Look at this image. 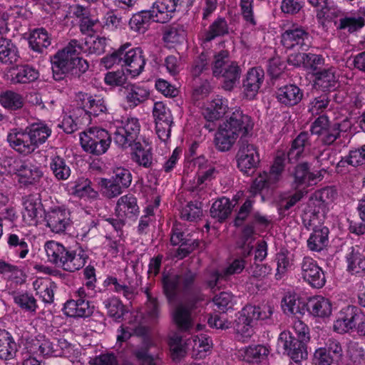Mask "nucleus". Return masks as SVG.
<instances>
[{
    "label": "nucleus",
    "mask_w": 365,
    "mask_h": 365,
    "mask_svg": "<svg viewBox=\"0 0 365 365\" xmlns=\"http://www.w3.org/2000/svg\"><path fill=\"white\" fill-rule=\"evenodd\" d=\"M309 145V133L302 132L292 141L291 148L287 154L284 151L278 150L270 168L269 180L274 182H277L284 171L287 158L291 163L297 161L304 157L305 149Z\"/></svg>",
    "instance_id": "1"
},
{
    "label": "nucleus",
    "mask_w": 365,
    "mask_h": 365,
    "mask_svg": "<svg viewBox=\"0 0 365 365\" xmlns=\"http://www.w3.org/2000/svg\"><path fill=\"white\" fill-rule=\"evenodd\" d=\"M162 282L165 294L173 301L178 293L189 295L196 291L197 273L187 269L179 274H164Z\"/></svg>",
    "instance_id": "2"
},
{
    "label": "nucleus",
    "mask_w": 365,
    "mask_h": 365,
    "mask_svg": "<svg viewBox=\"0 0 365 365\" xmlns=\"http://www.w3.org/2000/svg\"><path fill=\"white\" fill-rule=\"evenodd\" d=\"M213 76L224 78V88L231 90L239 81L242 70L238 63L231 61L227 51H220L214 56L212 66Z\"/></svg>",
    "instance_id": "3"
},
{
    "label": "nucleus",
    "mask_w": 365,
    "mask_h": 365,
    "mask_svg": "<svg viewBox=\"0 0 365 365\" xmlns=\"http://www.w3.org/2000/svg\"><path fill=\"white\" fill-rule=\"evenodd\" d=\"M82 54V48L79 41L71 40L68 43L59 50L51 58V68L53 77L56 80L63 78V76L70 73L75 64L74 59Z\"/></svg>",
    "instance_id": "4"
},
{
    "label": "nucleus",
    "mask_w": 365,
    "mask_h": 365,
    "mask_svg": "<svg viewBox=\"0 0 365 365\" xmlns=\"http://www.w3.org/2000/svg\"><path fill=\"white\" fill-rule=\"evenodd\" d=\"M140 131V124L137 118H123L117 121L113 133V141L118 147L127 148L136 143Z\"/></svg>",
    "instance_id": "5"
},
{
    "label": "nucleus",
    "mask_w": 365,
    "mask_h": 365,
    "mask_svg": "<svg viewBox=\"0 0 365 365\" xmlns=\"http://www.w3.org/2000/svg\"><path fill=\"white\" fill-rule=\"evenodd\" d=\"M80 140L86 152L99 155L105 153L110 147L111 137L106 130L96 127L81 134Z\"/></svg>",
    "instance_id": "6"
},
{
    "label": "nucleus",
    "mask_w": 365,
    "mask_h": 365,
    "mask_svg": "<svg viewBox=\"0 0 365 365\" xmlns=\"http://www.w3.org/2000/svg\"><path fill=\"white\" fill-rule=\"evenodd\" d=\"M310 35L307 30L297 24L284 26L281 34V43L287 50L307 51L310 44Z\"/></svg>",
    "instance_id": "7"
},
{
    "label": "nucleus",
    "mask_w": 365,
    "mask_h": 365,
    "mask_svg": "<svg viewBox=\"0 0 365 365\" xmlns=\"http://www.w3.org/2000/svg\"><path fill=\"white\" fill-rule=\"evenodd\" d=\"M88 259L87 252L81 248L71 250L66 247L59 252L56 258L54 265L63 270L73 272L81 269Z\"/></svg>",
    "instance_id": "8"
},
{
    "label": "nucleus",
    "mask_w": 365,
    "mask_h": 365,
    "mask_svg": "<svg viewBox=\"0 0 365 365\" xmlns=\"http://www.w3.org/2000/svg\"><path fill=\"white\" fill-rule=\"evenodd\" d=\"M120 54L122 58V66L127 68V71L133 76H139L143 71L145 59L143 50L139 48L131 47L130 43L120 46Z\"/></svg>",
    "instance_id": "9"
},
{
    "label": "nucleus",
    "mask_w": 365,
    "mask_h": 365,
    "mask_svg": "<svg viewBox=\"0 0 365 365\" xmlns=\"http://www.w3.org/2000/svg\"><path fill=\"white\" fill-rule=\"evenodd\" d=\"M8 165L9 172L16 175L19 182L24 185L35 184L43 175L39 168L19 159L9 160Z\"/></svg>",
    "instance_id": "10"
},
{
    "label": "nucleus",
    "mask_w": 365,
    "mask_h": 365,
    "mask_svg": "<svg viewBox=\"0 0 365 365\" xmlns=\"http://www.w3.org/2000/svg\"><path fill=\"white\" fill-rule=\"evenodd\" d=\"M237 168L245 174L257 168L260 162L257 147L247 141H241L236 155Z\"/></svg>",
    "instance_id": "11"
},
{
    "label": "nucleus",
    "mask_w": 365,
    "mask_h": 365,
    "mask_svg": "<svg viewBox=\"0 0 365 365\" xmlns=\"http://www.w3.org/2000/svg\"><path fill=\"white\" fill-rule=\"evenodd\" d=\"M45 220L51 232L63 233L71 225V212L65 205H55L46 212Z\"/></svg>",
    "instance_id": "12"
},
{
    "label": "nucleus",
    "mask_w": 365,
    "mask_h": 365,
    "mask_svg": "<svg viewBox=\"0 0 365 365\" xmlns=\"http://www.w3.org/2000/svg\"><path fill=\"white\" fill-rule=\"evenodd\" d=\"M361 309L353 305L342 308L337 314L333 324V330L338 334L349 333L354 331Z\"/></svg>",
    "instance_id": "13"
},
{
    "label": "nucleus",
    "mask_w": 365,
    "mask_h": 365,
    "mask_svg": "<svg viewBox=\"0 0 365 365\" xmlns=\"http://www.w3.org/2000/svg\"><path fill=\"white\" fill-rule=\"evenodd\" d=\"M301 276L314 288L322 287L326 282L325 276L317 262L309 257H304L300 264Z\"/></svg>",
    "instance_id": "14"
},
{
    "label": "nucleus",
    "mask_w": 365,
    "mask_h": 365,
    "mask_svg": "<svg viewBox=\"0 0 365 365\" xmlns=\"http://www.w3.org/2000/svg\"><path fill=\"white\" fill-rule=\"evenodd\" d=\"M7 141L11 148L24 155L36 150L26 128L11 129L7 134Z\"/></svg>",
    "instance_id": "15"
},
{
    "label": "nucleus",
    "mask_w": 365,
    "mask_h": 365,
    "mask_svg": "<svg viewBox=\"0 0 365 365\" xmlns=\"http://www.w3.org/2000/svg\"><path fill=\"white\" fill-rule=\"evenodd\" d=\"M291 175L293 178L292 186L294 189L306 188L316 184L317 180L322 178L320 172L315 173L310 171L309 165L307 163L297 165Z\"/></svg>",
    "instance_id": "16"
},
{
    "label": "nucleus",
    "mask_w": 365,
    "mask_h": 365,
    "mask_svg": "<svg viewBox=\"0 0 365 365\" xmlns=\"http://www.w3.org/2000/svg\"><path fill=\"white\" fill-rule=\"evenodd\" d=\"M222 124L235 132L238 136L248 134L252 130L254 125L251 117L243 113L240 109H236L232 112L230 117Z\"/></svg>",
    "instance_id": "17"
},
{
    "label": "nucleus",
    "mask_w": 365,
    "mask_h": 365,
    "mask_svg": "<svg viewBox=\"0 0 365 365\" xmlns=\"http://www.w3.org/2000/svg\"><path fill=\"white\" fill-rule=\"evenodd\" d=\"M77 101L79 102L78 109H83L89 115L98 116L107 111V106L103 98L98 96H91L86 93L80 92L77 95Z\"/></svg>",
    "instance_id": "18"
},
{
    "label": "nucleus",
    "mask_w": 365,
    "mask_h": 365,
    "mask_svg": "<svg viewBox=\"0 0 365 365\" xmlns=\"http://www.w3.org/2000/svg\"><path fill=\"white\" fill-rule=\"evenodd\" d=\"M264 77V70L260 67L252 68L248 71L242 85L243 93L247 98L251 100L256 96L263 83Z\"/></svg>",
    "instance_id": "19"
},
{
    "label": "nucleus",
    "mask_w": 365,
    "mask_h": 365,
    "mask_svg": "<svg viewBox=\"0 0 365 365\" xmlns=\"http://www.w3.org/2000/svg\"><path fill=\"white\" fill-rule=\"evenodd\" d=\"M181 0H156L151 8L155 22L165 24L168 22L175 12Z\"/></svg>",
    "instance_id": "20"
},
{
    "label": "nucleus",
    "mask_w": 365,
    "mask_h": 365,
    "mask_svg": "<svg viewBox=\"0 0 365 365\" xmlns=\"http://www.w3.org/2000/svg\"><path fill=\"white\" fill-rule=\"evenodd\" d=\"M10 81L12 84H29L36 81L39 73L34 66L29 64H19L10 71Z\"/></svg>",
    "instance_id": "21"
},
{
    "label": "nucleus",
    "mask_w": 365,
    "mask_h": 365,
    "mask_svg": "<svg viewBox=\"0 0 365 365\" xmlns=\"http://www.w3.org/2000/svg\"><path fill=\"white\" fill-rule=\"evenodd\" d=\"M234 33L232 23L228 18L217 16L209 26L205 33L204 41L210 42L218 37H223Z\"/></svg>",
    "instance_id": "22"
},
{
    "label": "nucleus",
    "mask_w": 365,
    "mask_h": 365,
    "mask_svg": "<svg viewBox=\"0 0 365 365\" xmlns=\"http://www.w3.org/2000/svg\"><path fill=\"white\" fill-rule=\"evenodd\" d=\"M115 211L118 217L135 219L140 212L137 198L132 194L121 196L117 201Z\"/></svg>",
    "instance_id": "23"
},
{
    "label": "nucleus",
    "mask_w": 365,
    "mask_h": 365,
    "mask_svg": "<svg viewBox=\"0 0 365 365\" xmlns=\"http://www.w3.org/2000/svg\"><path fill=\"white\" fill-rule=\"evenodd\" d=\"M28 237L21 232H11L7 235L9 250L20 259H24L29 252Z\"/></svg>",
    "instance_id": "24"
},
{
    "label": "nucleus",
    "mask_w": 365,
    "mask_h": 365,
    "mask_svg": "<svg viewBox=\"0 0 365 365\" xmlns=\"http://www.w3.org/2000/svg\"><path fill=\"white\" fill-rule=\"evenodd\" d=\"M66 315L70 317H88L93 312V307L88 301L83 299L66 302L63 307Z\"/></svg>",
    "instance_id": "25"
},
{
    "label": "nucleus",
    "mask_w": 365,
    "mask_h": 365,
    "mask_svg": "<svg viewBox=\"0 0 365 365\" xmlns=\"http://www.w3.org/2000/svg\"><path fill=\"white\" fill-rule=\"evenodd\" d=\"M124 95L129 107L135 108L148 98L150 92L145 86L129 83L124 87Z\"/></svg>",
    "instance_id": "26"
},
{
    "label": "nucleus",
    "mask_w": 365,
    "mask_h": 365,
    "mask_svg": "<svg viewBox=\"0 0 365 365\" xmlns=\"http://www.w3.org/2000/svg\"><path fill=\"white\" fill-rule=\"evenodd\" d=\"M192 307L187 304H178L173 312V318L177 327L182 331H187L193 327L191 314Z\"/></svg>",
    "instance_id": "27"
},
{
    "label": "nucleus",
    "mask_w": 365,
    "mask_h": 365,
    "mask_svg": "<svg viewBox=\"0 0 365 365\" xmlns=\"http://www.w3.org/2000/svg\"><path fill=\"white\" fill-rule=\"evenodd\" d=\"M26 129L36 150L46 143L52 133L51 128L42 121L31 123L26 126Z\"/></svg>",
    "instance_id": "28"
},
{
    "label": "nucleus",
    "mask_w": 365,
    "mask_h": 365,
    "mask_svg": "<svg viewBox=\"0 0 365 365\" xmlns=\"http://www.w3.org/2000/svg\"><path fill=\"white\" fill-rule=\"evenodd\" d=\"M240 357L244 362L249 364L265 363L268 358L269 350L262 345L250 346L240 350Z\"/></svg>",
    "instance_id": "29"
},
{
    "label": "nucleus",
    "mask_w": 365,
    "mask_h": 365,
    "mask_svg": "<svg viewBox=\"0 0 365 365\" xmlns=\"http://www.w3.org/2000/svg\"><path fill=\"white\" fill-rule=\"evenodd\" d=\"M324 210L319 205L308 200L307 205L302 215V223L307 230L317 228L324 215Z\"/></svg>",
    "instance_id": "30"
},
{
    "label": "nucleus",
    "mask_w": 365,
    "mask_h": 365,
    "mask_svg": "<svg viewBox=\"0 0 365 365\" xmlns=\"http://www.w3.org/2000/svg\"><path fill=\"white\" fill-rule=\"evenodd\" d=\"M75 119L72 115L65 116L59 127L63 128L66 133H72L76 131L78 125H86L90 123V116L83 109H76L73 114Z\"/></svg>",
    "instance_id": "31"
},
{
    "label": "nucleus",
    "mask_w": 365,
    "mask_h": 365,
    "mask_svg": "<svg viewBox=\"0 0 365 365\" xmlns=\"http://www.w3.org/2000/svg\"><path fill=\"white\" fill-rule=\"evenodd\" d=\"M303 93L300 88L293 84L279 88L277 92L278 101L285 106L297 105L302 98Z\"/></svg>",
    "instance_id": "32"
},
{
    "label": "nucleus",
    "mask_w": 365,
    "mask_h": 365,
    "mask_svg": "<svg viewBox=\"0 0 365 365\" xmlns=\"http://www.w3.org/2000/svg\"><path fill=\"white\" fill-rule=\"evenodd\" d=\"M238 137L235 132L222 123L215 134L216 148L222 152L227 151L233 146Z\"/></svg>",
    "instance_id": "33"
},
{
    "label": "nucleus",
    "mask_w": 365,
    "mask_h": 365,
    "mask_svg": "<svg viewBox=\"0 0 365 365\" xmlns=\"http://www.w3.org/2000/svg\"><path fill=\"white\" fill-rule=\"evenodd\" d=\"M315 76V85L323 91H329L334 88L338 82L336 68L329 67L317 71Z\"/></svg>",
    "instance_id": "34"
},
{
    "label": "nucleus",
    "mask_w": 365,
    "mask_h": 365,
    "mask_svg": "<svg viewBox=\"0 0 365 365\" xmlns=\"http://www.w3.org/2000/svg\"><path fill=\"white\" fill-rule=\"evenodd\" d=\"M307 310L314 317L324 318L331 314V304L328 299L322 296H315L309 299Z\"/></svg>",
    "instance_id": "35"
},
{
    "label": "nucleus",
    "mask_w": 365,
    "mask_h": 365,
    "mask_svg": "<svg viewBox=\"0 0 365 365\" xmlns=\"http://www.w3.org/2000/svg\"><path fill=\"white\" fill-rule=\"evenodd\" d=\"M313 232L307 240V246L312 251L319 252L329 243V230L327 227L312 228Z\"/></svg>",
    "instance_id": "36"
},
{
    "label": "nucleus",
    "mask_w": 365,
    "mask_h": 365,
    "mask_svg": "<svg viewBox=\"0 0 365 365\" xmlns=\"http://www.w3.org/2000/svg\"><path fill=\"white\" fill-rule=\"evenodd\" d=\"M155 17L151 10H143L133 15L129 26L133 31L144 34Z\"/></svg>",
    "instance_id": "37"
},
{
    "label": "nucleus",
    "mask_w": 365,
    "mask_h": 365,
    "mask_svg": "<svg viewBox=\"0 0 365 365\" xmlns=\"http://www.w3.org/2000/svg\"><path fill=\"white\" fill-rule=\"evenodd\" d=\"M29 43L33 51L43 53V49L51 45V38L44 28H38L31 32Z\"/></svg>",
    "instance_id": "38"
},
{
    "label": "nucleus",
    "mask_w": 365,
    "mask_h": 365,
    "mask_svg": "<svg viewBox=\"0 0 365 365\" xmlns=\"http://www.w3.org/2000/svg\"><path fill=\"white\" fill-rule=\"evenodd\" d=\"M108 39L106 37L97 36L96 38L89 36L84 41H79L82 48V53L101 55L106 51Z\"/></svg>",
    "instance_id": "39"
},
{
    "label": "nucleus",
    "mask_w": 365,
    "mask_h": 365,
    "mask_svg": "<svg viewBox=\"0 0 365 365\" xmlns=\"http://www.w3.org/2000/svg\"><path fill=\"white\" fill-rule=\"evenodd\" d=\"M17 351V345L11 334L5 329H0V359H13Z\"/></svg>",
    "instance_id": "40"
},
{
    "label": "nucleus",
    "mask_w": 365,
    "mask_h": 365,
    "mask_svg": "<svg viewBox=\"0 0 365 365\" xmlns=\"http://www.w3.org/2000/svg\"><path fill=\"white\" fill-rule=\"evenodd\" d=\"M19 58L16 46L9 39L0 38V61L6 65L16 63Z\"/></svg>",
    "instance_id": "41"
},
{
    "label": "nucleus",
    "mask_w": 365,
    "mask_h": 365,
    "mask_svg": "<svg viewBox=\"0 0 365 365\" xmlns=\"http://www.w3.org/2000/svg\"><path fill=\"white\" fill-rule=\"evenodd\" d=\"M24 210L22 217L27 225L36 222L38 216V209L40 206L39 199L33 195H29L24 198Z\"/></svg>",
    "instance_id": "42"
},
{
    "label": "nucleus",
    "mask_w": 365,
    "mask_h": 365,
    "mask_svg": "<svg viewBox=\"0 0 365 365\" xmlns=\"http://www.w3.org/2000/svg\"><path fill=\"white\" fill-rule=\"evenodd\" d=\"M348 271L351 274H358L365 270V257L359 248L350 247L346 255Z\"/></svg>",
    "instance_id": "43"
},
{
    "label": "nucleus",
    "mask_w": 365,
    "mask_h": 365,
    "mask_svg": "<svg viewBox=\"0 0 365 365\" xmlns=\"http://www.w3.org/2000/svg\"><path fill=\"white\" fill-rule=\"evenodd\" d=\"M233 205L229 198L222 197L216 200L210 208V215L219 222H222L231 214Z\"/></svg>",
    "instance_id": "44"
},
{
    "label": "nucleus",
    "mask_w": 365,
    "mask_h": 365,
    "mask_svg": "<svg viewBox=\"0 0 365 365\" xmlns=\"http://www.w3.org/2000/svg\"><path fill=\"white\" fill-rule=\"evenodd\" d=\"M131 160L139 166L149 168L153 164V154L150 149H145L140 143H135L131 153Z\"/></svg>",
    "instance_id": "45"
},
{
    "label": "nucleus",
    "mask_w": 365,
    "mask_h": 365,
    "mask_svg": "<svg viewBox=\"0 0 365 365\" xmlns=\"http://www.w3.org/2000/svg\"><path fill=\"white\" fill-rule=\"evenodd\" d=\"M23 96L14 91H6L0 93V105L10 110H16L24 106Z\"/></svg>",
    "instance_id": "46"
},
{
    "label": "nucleus",
    "mask_w": 365,
    "mask_h": 365,
    "mask_svg": "<svg viewBox=\"0 0 365 365\" xmlns=\"http://www.w3.org/2000/svg\"><path fill=\"white\" fill-rule=\"evenodd\" d=\"M337 197L336 189L331 187H327L316 191L309 197V200L319 205L324 210L325 206L333 202Z\"/></svg>",
    "instance_id": "47"
},
{
    "label": "nucleus",
    "mask_w": 365,
    "mask_h": 365,
    "mask_svg": "<svg viewBox=\"0 0 365 365\" xmlns=\"http://www.w3.org/2000/svg\"><path fill=\"white\" fill-rule=\"evenodd\" d=\"M227 101L217 98L210 102L203 114L208 121H214L222 118L227 112Z\"/></svg>",
    "instance_id": "48"
},
{
    "label": "nucleus",
    "mask_w": 365,
    "mask_h": 365,
    "mask_svg": "<svg viewBox=\"0 0 365 365\" xmlns=\"http://www.w3.org/2000/svg\"><path fill=\"white\" fill-rule=\"evenodd\" d=\"M15 304L25 312L34 313L38 307L34 297L26 292H14L12 294Z\"/></svg>",
    "instance_id": "49"
},
{
    "label": "nucleus",
    "mask_w": 365,
    "mask_h": 365,
    "mask_svg": "<svg viewBox=\"0 0 365 365\" xmlns=\"http://www.w3.org/2000/svg\"><path fill=\"white\" fill-rule=\"evenodd\" d=\"M50 168L58 180H66L71 175V170L69 165L60 156H54L51 158Z\"/></svg>",
    "instance_id": "50"
},
{
    "label": "nucleus",
    "mask_w": 365,
    "mask_h": 365,
    "mask_svg": "<svg viewBox=\"0 0 365 365\" xmlns=\"http://www.w3.org/2000/svg\"><path fill=\"white\" fill-rule=\"evenodd\" d=\"M34 287L36 291V294L42 299L45 303L51 304L53 302L54 299V289L56 284L50 281H36L34 283Z\"/></svg>",
    "instance_id": "51"
},
{
    "label": "nucleus",
    "mask_w": 365,
    "mask_h": 365,
    "mask_svg": "<svg viewBox=\"0 0 365 365\" xmlns=\"http://www.w3.org/2000/svg\"><path fill=\"white\" fill-rule=\"evenodd\" d=\"M185 31L182 26H171L163 32V40L168 46L182 43L185 39Z\"/></svg>",
    "instance_id": "52"
},
{
    "label": "nucleus",
    "mask_w": 365,
    "mask_h": 365,
    "mask_svg": "<svg viewBox=\"0 0 365 365\" xmlns=\"http://www.w3.org/2000/svg\"><path fill=\"white\" fill-rule=\"evenodd\" d=\"M103 305L107 310L108 316L115 321H120L125 312L124 305L115 297L105 299Z\"/></svg>",
    "instance_id": "53"
},
{
    "label": "nucleus",
    "mask_w": 365,
    "mask_h": 365,
    "mask_svg": "<svg viewBox=\"0 0 365 365\" xmlns=\"http://www.w3.org/2000/svg\"><path fill=\"white\" fill-rule=\"evenodd\" d=\"M91 184V181L87 178L77 179L73 187V194L80 197L96 198L98 192L92 188Z\"/></svg>",
    "instance_id": "54"
},
{
    "label": "nucleus",
    "mask_w": 365,
    "mask_h": 365,
    "mask_svg": "<svg viewBox=\"0 0 365 365\" xmlns=\"http://www.w3.org/2000/svg\"><path fill=\"white\" fill-rule=\"evenodd\" d=\"M34 349H38L43 356H52L56 351V345L44 335L38 334L32 340Z\"/></svg>",
    "instance_id": "55"
},
{
    "label": "nucleus",
    "mask_w": 365,
    "mask_h": 365,
    "mask_svg": "<svg viewBox=\"0 0 365 365\" xmlns=\"http://www.w3.org/2000/svg\"><path fill=\"white\" fill-rule=\"evenodd\" d=\"M98 185L102 195L108 199L116 197L123 192V189L111 178H101Z\"/></svg>",
    "instance_id": "56"
},
{
    "label": "nucleus",
    "mask_w": 365,
    "mask_h": 365,
    "mask_svg": "<svg viewBox=\"0 0 365 365\" xmlns=\"http://www.w3.org/2000/svg\"><path fill=\"white\" fill-rule=\"evenodd\" d=\"M105 283L108 286H113V291L115 292L122 294L128 300H131L135 297V292L134 287L120 282L116 277H109L106 279Z\"/></svg>",
    "instance_id": "57"
},
{
    "label": "nucleus",
    "mask_w": 365,
    "mask_h": 365,
    "mask_svg": "<svg viewBox=\"0 0 365 365\" xmlns=\"http://www.w3.org/2000/svg\"><path fill=\"white\" fill-rule=\"evenodd\" d=\"M169 346L171 357L175 362L185 355L186 351L182 337L178 334H175L170 337Z\"/></svg>",
    "instance_id": "58"
},
{
    "label": "nucleus",
    "mask_w": 365,
    "mask_h": 365,
    "mask_svg": "<svg viewBox=\"0 0 365 365\" xmlns=\"http://www.w3.org/2000/svg\"><path fill=\"white\" fill-rule=\"evenodd\" d=\"M329 101L327 94L315 97L310 101L308 105V112L312 115H321L327 110Z\"/></svg>",
    "instance_id": "59"
},
{
    "label": "nucleus",
    "mask_w": 365,
    "mask_h": 365,
    "mask_svg": "<svg viewBox=\"0 0 365 365\" xmlns=\"http://www.w3.org/2000/svg\"><path fill=\"white\" fill-rule=\"evenodd\" d=\"M155 123H173L170 109L161 101L155 102L153 109Z\"/></svg>",
    "instance_id": "60"
},
{
    "label": "nucleus",
    "mask_w": 365,
    "mask_h": 365,
    "mask_svg": "<svg viewBox=\"0 0 365 365\" xmlns=\"http://www.w3.org/2000/svg\"><path fill=\"white\" fill-rule=\"evenodd\" d=\"M111 178L122 189L128 188L132 182V174L130 171L128 169L122 167L116 168L113 170V174Z\"/></svg>",
    "instance_id": "61"
},
{
    "label": "nucleus",
    "mask_w": 365,
    "mask_h": 365,
    "mask_svg": "<svg viewBox=\"0 0 365 365\" xmlns=\"http://www.w3.org/2000/svg\"><path fill=\"white\" fill-rule=\"evenodd\" d=\"M365 21L361 16H349L341 18L337 28L339 29H347L349 32H354L361 29Z\"/></svg>",
    "instance_id": "62"
},
{
    "label": "nucleus",
    "mask_w": 365,
    "mask_h": 365,
    "mask_svg": "<svg viewBox=\"0 0 365 365\" xmlns=\"http://www.w3.org/2000/svg\"><path fill=\"white\" fill-rule=\"evenodd\" d=\"M239 6L241 15L246 23L252 26H256L257 21L254 13V0H240Z\"/></svg>",
    "instance_id": "63"
},
{
    "label": "nucleus",
    "mask_w": 365,
    "mask_h": 365,
    "mask_svg": "<svg viewBox=\"0 0 365 365\" xmlns=\"http://www.w3.org/2000/svg\"><path fill=\"white\" fill-rule=\"evenodd\" d=\"M202 215V210L197 202H188L180 211V217L187 221H195Z\"/></svg>",
    "instance_id": "64"
}]
</instances>
